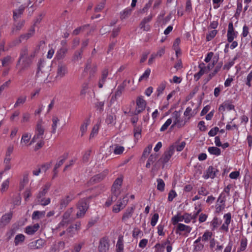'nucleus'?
Masks as SVG:
<instances>
[{"label": "nucleus", "instance_id": "f257e3e1", "mask_svg": "<svg viewBox=\"0 0 252 252\" xmlns=\"http://www.w3.org/2000/svg\"><path fill=\"white\" fill-rule=\"evenodd\" d=\"M39 48V47L37 46L30 53L27 47H24L21 49L17 64L20 71H22L30 66L33 59L38 52Z\"/></svg>", "mask_w": 252, "mask_h": 252}, {"label": "nucleus", "instance_id": "f03ea898", "mask_svg": "<svg viewBox=\"0 0 252 252\" xmlns=\"http://www.w3.org/2000/svg\"><path fill=\"white\" fill-rule=\"evenodd\" d=\"M44 131V122L43 120L40 119L38 120L36 123L34 130V135L29 144V145H31L34 143H37L35 147V150L39 149L44 145L43 135Z\"/></svg>", "mask_w": 252, "mask_h": 252}, {"label": "nucleus", "instance_id": "7ed1b4c3", "mask_svg": "<svg viewBox=\"0 0 252 252\" xmlns=\"http://www.w3.org/2000/svg\"><path fill=\"white\" fill-rule=\"evenodd\" d=\"M89 207L88 199L83 198L81 199L77 205L78 211L76 216L78 218H81L84 216Z\"/></svg>", "mask_w": 252, "mask_h": 252}, {"label": "nucleus", "instance_id": "20e7f679", "mask_svg": "<svg viewBox=\"0 0 252 252\" xmlns=\"http://www.w3.org/2000/svg\"><path fill=\"white\" fill-rule=\"evenodd\" d=\"M171 119H172V122L173 121V123L171 125V128L174 127L175 126L178 128H181L183 127L186 124V121H183L181 119L180 113L177 111H174L172 114V118Z\"/></svg>", "mask_w": 252, "mask_h": 252}, {"label": "nucleus", "instance_id": "39448f33", "mask_svg": "<svg viewBox=\"0 0 252 252\" xmlns=\"http://www.w3.org/2000/svg\"><path fill=\"white\" fill-rule=\"evenodd\" d=\"M123 183V179L122 178H118L115 181L112 188V191L113 194L112 199L115 198L116 200L118 196L121 193V188Z\"/></svg>", "mask_w": 252, "mask_h": 252}, {"label": "nucleus", "instance_id": "423d86ee", "mask_svg": "<svg viewBox=\"0 0 252 252\" xmlns=\"http://www.w3.org/2000/svg\"><path fill=\"white\" fill-rule=\"evenodd\" d=\"M68 73L67 65L63 63H59L57 68V72L55 78L61 79L65 76Z\"/></svg>", "mask_w": 252, "mask_h": 252}, {"label": "nucleus", "instance_id": "0eeeda50", "mask_svg": "<svg viewBox=\"0 0 252 252\" xmlns=\"http://www.w3.org/2000/svg\"><path fill=\"white\" fill-rule=\"evenodd\" d=\"M175 147L174 146H170L168 149L164 153L159 160L162 163H167L170 159L171 157L174 154Z\"/></svg>", "mask_w": 252, "mask_h": 252}, {"label": "nucleus", "instance_id": "6e6552de", "mask_svg": "<svg viewBox=\"0 0 252 252\" xmlns=\"http://www.w3.org/2000/svg\"><path fill=\"white\" fill-rule=\"evenodd\" d=\"M136 108L134 111V114L137 115L145 110L146 106V102L142 96H139L136 100Z\"/></svg>", "mask_w": 252, "mask_h": 252}, {"label": "nucleus", "instance_id": "1a4fd4ad", "mask_svg": "<svg viewBox=\"0 0 252 252\" xmlns=\"http://www.w3.org/2000/svg\"><path fill=\"white\" fill-rule=\"evenodd\" d=\"M218 171V170L216 168L210 166L204 172L203 178L205 179H208L209 178L214 179L216 176Z\"/></svg>", "mask_w": 252, "mask_h": 252}, {"label": "nucleus", "instance_id": "9d476101", "mask_svg": "<svg viewBox=\"0 0 252 252\" xmlns=\"http://www.w3.org/2000/svg\"><path fill=\"white\" fill-rule=\"evenodd\" d=\"M237 34L238 32L234 31L232 22L229 23L227 33V41L229 42H232L234 39L237 37Z\"/></svg>", "mask_w": 252, "mask_h": 252}, {"label": "nucleus", "instance_id": "9b49d317", "mask_svg": "<svg viewBox=\"0 0 252 252\" xmlns=\"http://www.w3.org/2000/svg\"><path fill=\"white\" fill-rule=\"evenodd\" d=\"M38 70L43 71L45 75H49V72L50 71V64L44 60H40L38 63Z\"/></svg>", "mask_w": 252, "mask_h": 252}, {"label": "nucleus", "instance_id": "f8f14e48", "mask_svg": "<svg viewBox=\"0 0 252 252\" xmlns=\"http://www.w3.org/2000/svg\"><path fill=\"white\" fill-rule=\"evenodd\" d=\"M75 198L74 195L72 193H69L66 196L63 197L60 201V208L62 209L66 207V206L72 200Z\"/></svg>", "mask_w": 252, "mask_h": 252}, {"label": "nucleus", "instance_id": "ddd939ff", "mask_svg": "<svg viewBox=\"0 0 252 252\" xmlns=\"http://www.w3.org/2000/svg\"><path fill=\"white\" fill-rule=\"evenodd\" d=\"M126 198V197H124L122 200H119L117 204L115 205L113 207V212L114 213H118L121 210L124 209L126 205V203H127V199L125 200V198Z\"/></svg>", "mask_w": 252, "mask_h": 252}, {"label": "nucleus", "instance_id": "4468645a", "mask_svg": "<svg viewBox=\"0 0 252 252\" xmlns=\"http://www.w3.org/2000/svg\"><path fill=\"white\" fill-rule=\"evenodd\" d=\"M51 186V184L50 183H46L40 189V190L38 191L36 195V198L37 199H40L41 198L44 197V196L45 194L47 193L50 187Z\"/></svg>", "mask_w": 252, "mask_h": 252}, {"label": "nucleus", "instance_id": "2eb2a0df", "mask_svg": "<svg viewBox=\"0 0 252 252\" xmlns=\"http://www.w3.org/2000/svg\"><path fill=\"white\" fill-rule=\"evenodd\" d=\"M135 207L134 206L128 207L125 213L123 214V216L122 218V221L124 222H126L132 216L134 211L135 210Z\"/></svg>", "mask_w": 252, "mask_h": 252}, {"label": "nucleus", "instance_id": "dca6fc26", "mask_svg": "<svg viewBox=\"0 0 252 252\" xmlns=\"http://www.w3.org/2000/svg\"><path fill=\"white\" fill-rule=\"evenodd\" d=\"M191 227L183 223H178L176 228V233L180 234L181 232H184L186 233H189L191 231Z\"/></svg>", "mask_w": 252, "mask_h": 252}, {"label": "nucleus", "instance_id": "f3484780", "mask_svg": "<svg viewBox=\"0 0 252 252\" xmlns=\"http://www.w3.org/2000/svg\"><path fill=\"white\" fill-rule=\"evenodd\" d=\"M12 217V213L8 212L3 215L0 220V226H4L8 224Z\"/></svg>", "mask_w": 252, "mask_h": 252}, {"label": "nucleus", "instance_id": "a211bd4d", "mask_svg": "<svg viewBox=\"0 0 252 252\" xmlns=\"http://www.w3.org/2000/svg\"><path fill=\"white\" fill-rule=\"evenodd\" d=\"M198 67L200 68L199 71L194 75V79L195 81H197L200 78L202 75L206 71L207 69H210V66H208L207 68L203 63H200Z\"/></svg>", "mask_w": 252, "mask_h": 252}, {"label": "nucleus", "instance_id": "6ab92c4d", "mask_svg": "<svg viewBox=\"0 0 252 252\" xmlns=\"http://www.w3.org/2000/svg\"><path fill=\"white\" fill-rule=\"evenodd\" d=\"M153 16L152 15H149L148 17H145L141 21L140 27L141 29L145 31H148L150 30V26L148 23L151 20Z\"/></svg>", "mask_w": 252, "mask_h": 252}, {"label": "nucleus", "instance_id": "aec40b11", "mask_svg": "<svg viewBox=\"0 0 252 252\" xmlns=\"http://www.w3.org/2000/svg\"><path fill=\"white\" fill-rule=\"evenodd\" d=\"M109 249V244L106 239H101L98 247L99 252H107Z\"/></svg>", "mask_w": 252, "mask_h": 252}, {"label": "nucleus", "instance_id": "412c9836", "mask_svg": "<svg viewBox=\"0 0 252 252\" xmlns=\"http://www.w3.org/2000/svg\"><path fill=\"white\" fill-rule=\"evenodd\" d=\"M44 240L40 239L29 244V247L31 249H39L44 245Z\"/></svg>", "mask_w": 252, "mask_h": 252}, {"label": "nucleus", "instance_id": "4be33fe9", "mask_svg": "<svg viewBox=\"0 0 252 252\" xmlns=\"http://www.w3.org/2000/svg\"><path fill=\"white\" fill-rule=\"evenodd\" d=\"M39 227L38 223H35L33 225L27 226L25 228V232L28 235H33L39 229Z\"/></svg>", "mask_w": 252, "mask_h": 252}, {"label": "nucleus", "instance_id": "5701e85b", "mask_svg": "<svg viewBox=\"0 0 252 252\" xmlns=\"http://www.w3.org/2000/svg\"><path fill=\"white\" fill-rule=\"evenodd\" d=\"M108 171L104 170L103 172L94 176L91 179L92 181L94 183L99 182L102 181L105 177L107 175Z\"/></svg>", "mask_w": 252, "mask_h": 252}, {"label": "nucleus", "instance_id": "b1692460", "mask_svg": "<svg viewBox=\"0 0 252 252\" xmlns=\"http://www.w3.org/2000/svg\"><path fill=\"white\" fill-rule=\"evenodd\" d=\"M27 97L25 95L19 96L14 105L15 108H17L23 105L27 101Z\"/></svg>", "mask_w": 252, "mask_h": 252}, {"label": "nucleus", "instance_id": "393cba45", "mask_svg": "<svg viewBox=\"0 0 252 252\" xmlns=\"http://www.w3.org/2000/svg\"><path fill=\"white\" fill-rule=\"evenodd\" d=\"M68 49L66 47L61 48L60 49L57 51L56 54V59L58 60H60L63 59Z\"/></svg>", "mask_w": 252, "mask_h": 252}, {"label": "nucleus", "instance_id": "a878e982", "mask_svg": "<svg viewBox=\"0 0 252 252\" xmlns=\"http://www.w3.org/2000/svg\"><path fill=\"white\" fill-rule=\"evenodd\" d=\"M108 74V71L107 69H104L102 72L101 77L98 82V87L99 88L103 87L104 83L106 80Z\"/></svg>", "mask_w": 252, "mask_h": 252}, {"label": "nucleus", "instance_id": "bb28decb", "mask_svg": "<svg viewBox=\"0 0 252 252\" xmlns=\"http://www.w3.org/2000/svg\"><path fill=\"white\" fill-rule=\"evenodd\" d=\"M31 138V135L28 132L24 133L21 138L20 144L22 147L26 146L30 141Z\"/></svg>", "mask_w": 252, "mask_h": 252}, {"label": "nucleus", "instance_id": "cd10ccee", "mask_svg": "<svg viewBox=\"0 0 252 252\" xmlns=\"http://www.w3.org/2000/svg\"><path fill=\"white\" fill-rule=\"evenodd\" d=\"M184 220L183 219V215H182L181 214L178 213L176 215L173 216L171 218V222L173 225H177L178 224L179 222H181Z\"/></svg>", "mask_w": 252, "mask_h": 252}, {"label": "nucleus", "instance_id": "c85d7f7f", "mask_svg": "<svg viewBox=\"0 0 252 252\" xmlns=\"http://www.w3.org/2000/svg\"><path fill=\"white\" fill-rule=\"evenodd\" d=\"M52 133H55L56 132L57 128L59 124L60 120L56 116H53L52 119Z\"/></svg>", "mask_w": 252, "mask_h": 252}, {"label": "nucleus", "instance_id": "c756f323", "mask_svg": "<svg viewBox=\"0 0 252 252\" xmlns=\"http://www.w3.org/2000/svg\"><path fill=\"white\" fill-rule=\"evenodd\" d=\"M44 0H27V2H24V5L29 6L33 2V4L31 5V7H37L41 4Z\"/></svg>", "mask_w": 252, "mask_h": 252}, {"label": "nucleus", "instance_id": "7c9ffc66", "mask_svg": "<svg viewBox=\"0 0 252 252\" xmlns=\"http://www.w3.org/2000/svg\"><path fill=\"white\" fill-rule=\"evenodd\" d=\"M35 201L37 204L44 206L50 204L51 199L49 197H43L40 199H37L35 200Z\"/></svg>", "mask_w": 252, "mask_h": 252}, {"label": "nucleus", "instance_id": "2f4dec72", "mask_svg": "<svg viewBox=\"0 0 252 252\" xmlns=\"http://www.w3.org/2000/svg\"><path fill=\"white\" fill-rule=\"evenodd\" d=\"M25 9V7L21 5L17 9L13 10V18L15 20L20 17L21 15L23 13Z\"/></svg>", "mask_w": 252, "mask_h": 252}, {"label": "nucleus", "instance_id": "473e14b6", "mask_svg": "<svg viewBox=\"0 0 252 252\" xmlns=\"http://www.w3.org/2000/svg\"><path fill=\"white\" fill-rule=\"evenodd\" d=\"M67 158V155L64 154L59 158V160L57 162L54 167V171L56 170L58 168H59L61 166H62L63 164Z\"/></svg>", "mask_w": 252, "mask_h": 252}, {"label": "nucleus", "instance_id": "72a5a7b5", "mask_svg": "<svg viewBox=\"0 0 252 252\" xmlns=\"http://www.w3.org/2000/svg\"><path fill=\"white\" fill-rule=\"evenodd\" d=\"M34 33V30L32 28L27 33L22 34L20 36L23 41H27L31 37Z\"/></svg>", "mask_w": 252, "mask_h": 252}, {"label": "nucleus", "instance_id": "f704fd0d", "mask_svg": "<svg viewBox=\"0 0 252 252\" xmlns=\"http://www.w3.org/2000/svg\"><path fill=\"white\" fill-rule=\"evenodd\" d=\"M208 151L210 154L216 156H220L221 154L220 150L217 147H210L208 148Z\"/></svg>", "mask_w": 252, "mask_h": 252}, {"label": "nucleus", "instance_id": "c9c22d12", "mask_svg": "<svg viewBox=\"0 0 252 252\" xmlns=\"http://www.w3.org/2000/svg\"><path fill=\"white\" fill-rule=\"evenodd\" d=\"M29 182V175L28 173H25L23 175V178L22 181L20 182V189L22 190L24 189L25 186Z\"/></svg>", "mask_w": 252, "mask_h": 252}, {"label": "nucleus", "instance_id": "e433bc0d", "mask_svg": "<svg viewBox=\"0 0 252 252\" xmlns=\"http://www.w3.org/2000/svg\"><path fill=\"white\" fill-rule=\"evenodd\" d=\"M48 76L49 75H45L43 71L37 70L36 77L40 81L44 82L47 79Z\"/></svg>", "mask_w": 252, "mask_h": 252}, {"label": "nucleus", "instance_id": "4c0bfd02", "mask_svg": "<svg viewBox=\"0 0 252 252\" xmlns=\"http://www.w3.org/2000/svg\"><path fill=\"white\" fill-rule=\"evenodd\" d=\"M142 128L140 126H134L133 131L134 136L137 140L141 137Z\"/></svg>", "mask_w": 252, "mask_h": 252}, {"label": "nucleus", "instance_id": "58836bf2", "mask_svg": "<svg viewBox=\"0 0 252 252\" xmlns=\"http://www.w3.org/2000/svg\"><path fill=\"white\" fill-rule=\"evenodd\" d=\"M116 252H124V245L122 238H119L116 244Z\"/></svg>", "mask_w": 252, "mask_h": 252}, {"label": "nucleus", "instance_id": "ea45409f", "mask_svg": "<svg viewBox=\"0 0 252 252\" xmlns=\"http://www.w3.org/2000/svg\"><path fill=\"white\" fill-rule=\"evenodd\" d=\"M45 212L44 211H34L32 215V220H37L39 219L40 218L44 216Z\"/></svg>", "mask_w": 252, "mask_h": 252}, {"label": "nucleus", "instance_id": "a19ab883", "mask_svg": "<svg viewBox=\"0 0 252 252\" xmlns=\"http://www.w3.org/2000/svg\"><path fill=\"white\" fill-rule=\"evenodd\" d=\"M25 236L23 234H20L16 236L15 238L14 243L16 246L18 245L20 243H22L25 240Z\"/></svg>", "mask_w": 252, "mask_h": 252}, {"label": "nucleus", "instance_id": "79ce46f5", "mask_svg": "<svg viewBox=\"0 0 252 252\" xmlns=\"http://www.w3.org/2000/svg\"><path fill=\"white\" fill-rule=\"evenodd\" d=\"M124 150L125 148L123 146L117 144L115 146V148L113 152L115 155H121L123 154Z\"/></svg>", "mask_w": 252, "mask_h": 252}, {"label": "nucleus", "instance_id": "37998d69", "mask_svg": "<svg viewBox=\"0 0 252 252\" xmlns=\"http://www.w3.org/2000/svg\"><path fill=\"white\" fill-rule=\"evenodd\" d=\"M247 246V239L246 237H243L240 240V251H244Z\"/></svg>", "mask_w": 252, "mask_h": 252}, {"label": "nucleus", "instance_id": "c03bdc74", "mask_svg": "<svg viewBox=\"0 0 252 252\" xmlns=\"http://www.w3.org/2000/svg\"><path fill=\"white\" fill-rule=\"evenodd\" d=\"M89 121L87 120V121L84 122L81 126L80 131L81 132V136H83L84 135V134L86 133V132L87 131V127H88V126L89 125Z\"/></svg>", "mask_w": 252, "mask_h": 252}, {"label": "nucleus", "instance_id": "a18cd8bd", "mask_svg": "<svg viewBox=\"0 0 252 252\" xmlns=\"http://www.w3.org/2000/svg\"><path fill=\"white\" fill-rule=\"evenodd\" d=\"M166 87V83L165 82L161 83L157 88V92L158 96L162 94L163 91Z\"/></svg>", "mask_w": 252, "mask_h": 252}, {"label": "nucleus", "instance_id": "49530a36", "mask_svg": "<svg viewBox=\"0 0 252 252\" xmlns=\"http://www.w3.org/2000/svg\"><path fill=\"white\" fill-rule=\"evenodd\" d=\"M131 10L130 8H126L121 12V18L123 19L126 18L131 14Z\"/></svg>", "mask_w": 252, "mask_h": 252}, {"label": "nucleus", "instance_id": "de8ad7c7", "mask_svg": "<svg viewBox=\"0 0 252 252\" xmlns=\"http://www.w3.org/2000/svg\"><path fill=\"white\" fill-rule=\"evenodd\" d=\"M158 185L157 189L161 191H162L164 189L165 184L161 179H157Z\"/></svg>", "mask_w": 252, "mask_h": 252}, {"label": "nucleus", "instance_id": "09e8293b", "mask_svg": "<svg viewBox=\"0 0 252 252\" xmlns=\"http://www.w3.org/2000/svg\"><path fill=\"white\" fill-rule=\"evenodd\" d=\"M82 51H76L73 56L72 60L74 62H78L82 58Z\"/></svg>", "mask_w": 252, "mask_h": 252}, {"label": "nucleus", "instance_id": "8fccbe9b", "mask_svg": "<svg viewBox=\"0 0 252 252\" xmlns=\"http://www.w3.org/2000/svg\"><path fill=\"white\" fill-rule=\"evenodd\" d=\"M73 209L72 208L68 209L63 214V219L69 222V219L72 213Z\"/></svg>", "mask_w": 252, "mask_h": 252}, {"label": "nucleus", "instance_id": "3c124183", "mask_svg": "<svg viewBox=\"0 0 252 252\" xmlns=\"http://www.w3.org/2000/svg\"><path fill=\"white\" fill-rule=\"evenodd\" d=\"M150 73L151 69L150 68H147L144 73L140 77L139 81L140 82L144 79H147L149 78Z\"/></svg>", "mask_w": 252, "mask_h": 252}, {"label": "nucleus", "instance_id": "603ef678", "mask_svg": "<svg viewBox=\"0 0 252 252\" xmlns=\"http://www.w3.org/2000/svg\"><path fill=\"white\" fill-rule=\"evenodd\" d=\"M220 223L221 220H219V219L218 218L215 217L211 221V225L213 227L212 229H215L219 225H220Z\"/></svg>", "mask_w": 252, "mask_h": 252}, {"label": "nucleus", "instance_id": "864d4df0", "mask_svg": "<svg viewBox=\"0 0 252 252\" xmlns=\"http://www.w3.org/2000/svg\"><path fill=\"white\" fill-rule=\"evenodd\" d=\"M122 89L123 88L122 86H118L115 94L112 96L111 100H115L118 97L120 96L122 94Z\"/></svg>", "mask_w": 252, "mask_h": 252}, {"label": "nucleus", "instance_id": "5fc2aeb1", "mask_svg": "<svg viewBox=\"0 0 252 252\" xmlns=\"http://www.w3.org/2000/svg\"><path fill=\"white\" fill-rule=\"evenodd\" d=\"M217 31L216 30H213L211 31H210L207 35L206 39L207 41L211 40L217 34Z\"/></svg>", "mask_w": 252, "mask_h": 252}, {"label": "nucleus", "instance_id": "6e6d98bb", "mask_svg": "<svg viewBox=\"0 0 252 252\" xmlns=\"http://www.w3.org/2000/svg\"><path fill=\"white\" fill-rule=\"evenodd\" d=\"M184 115L185 117H187V120H189L190 117L193 116L192 109L190 107H187L184 112Z\"/></svg>", "mask_w": 252, "mask_h": 252}, {"label": "nucleus", "instance_id": "4d7b16f0", "mask_svg": "<svg viewBox=\"0 0 252 252\" xmlns=\"http://www.w3.org/2000/svg\"><path fill=\"white\" fill-rule=\"evenodd\" d=\"M172 123V119H168L167 120V121L165 122V123L162 126L160 129V131H164L165 130H166L168 128V127Z\"/></svg>", "mask_w": 252, "mask_h": 252}, {"label": "nucleus", "instance_id": "13d9d810", "mask_svg": "<svg viewBox=\"0 0 252 252\" xmlns=\"http://www.w3.org/2000/svg\"><path fill=\"white\" fill-rule=\"evenodd\" d=\"M212 236V233L209 231H206L203 234L202 237V240L203 241H207L211 239Z\"/></svg>", "mask_w": 252, "mask_h": 252}, {"label": "nucleus", "instance_id": "bf43d9fd", "mask_svg": "<svg viewBox=\"0 0 252 252\" xmlns=\"http://www.w3.org/2000/svg\"><path fill=\"white\" fill-rule=\"evenodd\" d=\"M252 81V71H251L247 75L246 78V85L249 87L252 86L251 82Z\"/></svg>", "mask_w": 252, "mask_h": 252}, {"label": "nucleus", "instance_id": "052dcab7", "mask_svg": "<svg viewBox=\"0 0 252 252\" xmlns=\"http://www.w3.org/2000/svg\"><path fill=\"white\" fill-rule=\"evenodd\" d=\"M222 66V62H219L216 66L214 70L210 74V76H213L215 75L220 69Z\"/></svg>", "mask_w": 252, "mask_h": 252}, {"label": "nucleus", "instance_id": "680f3d73", "mask_svg": "<svg viewBox=\"0 0 252 252\" xmlns=\"http://www.w3.org/2000/svg\"><path fill=\"white\" fill-rule=\"evenodd\" d=\"M99 126L97 125L94 126L90 135V138L94 137L98 133Z\"/></svg>", "mask_w": 252, "mask_h": 252}, {"label": "nucleus", "instance_id": "e2e57ef3", "mask_svg": "<svg viewBox=\"0 0 252 252\" xmlns=\"http://www.w3.org/2000/svg\"><path fill=\"white\" fill-rule=\"evenodd\" d=\"M74 228V226L71 225L66 229V234L68 237H71L73 236L75 231Z\"/></svg>", "mask_w": 252, "mask_h": 252}, {"label": "nucleus", "instance_id": "0e129e2a", "mask_svg": "<svg viewBox=\"0 0 252 252\" xmlns=\"http://www.w3.org/2000/svg\"><path fill=\"white\" fill-rule=\"evenodd\" d=\"M116 120V116L114 115L110 114L109 115L106 119V122L108 124H111L115 122Z\"/></svg>", "mask_w": 252, "mask_h": 252}, {"label": "nucleus", "instance_id": "69168bd1", "mask_svg": "<svg viewBox=\"0 0 252 252\" xmlns=\"http://www.w3.org/2000/svg\"><path fill=\"white\" fill-rule=\"evenodd\" d=\"M184 221L186 223H189L192 220L191 214L185 213L183 215Z\"/></svg>", "mask_w": 252, "mask_h": 252}, {"label": "nucleus", "instance_id": "338daca9", "mask_svg": "<svg viewBox=\"0 0 252 252\" xmlns=\"http://www.w3.org/2000/svg\"><path fill=\"white\" fill-rule=\"evenodd\" d=\"M10 83H11V80H8V81H7L5 82H4L3 84H2L0 86V95L1 94L2 92L4 90H5L6 88H8Z\"/></svg>", "mask_w": 252, "mask_h": 252}, {"label": "nucleus", "instance_id": "774afa93", "mask_svg": "<svg viewBox=\"0 0 252 252\" xmlns=\"http://www.w3.org/2000/svg\"><path fill=\"white\" fill-rule=\"evenodd\" d=\"M158 220V215L157 213L155 214L152 217L151 220V224L152 226H154L156 225Z\"/></svg>", "mask_w": 252, "mask_h": 252}]
</instances>
